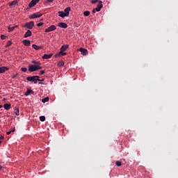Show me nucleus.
Wrapping results in <instances>:
<instances>
[{
  "label": "nucleus",
  "instance_id": "nucleus-36",
  "mask_svg": "<svg viewBox=\"0 0 178 178\" xmlns=\"http://www.w3.org/2000/svg\"><path fill=\"white\" fill-rule=\"evenodd\" d=\"M17 74H15V75H13V76H11V79H16V77L17 76Z\"/></svg>",
  "mask_w": 178,
  "mask_h": 178
},
{
  "label": "nucleus",
  "instance_id": "nucleus-15",
  "mask_svg": "<svg viewBox=\"0 0 178 178\" xmlns=\"http://www.w3.org/2000/svg\"><path fill=\"white\" fill-rule=\"evenodd\" d=\"M7 70H9V68L6 67H0V74L5 73V72H7Z\"/></svg>",
  "mask_w": 178,
  "mask_h": 178
},
{
  "label": "nucleus",
  "instance_id": "nucleus-26",
  "mask_svg": "<svg viewBox=\"0 0 178 178\" xmlns=\"http://www.w3.org/2000/svg\"><path fill=\"white\" fill-rule=\"evenodd\" d=\"M40 122H45V116H40Z\"/></svg>",
  "mask_w": 178,
  "mask_h": 178
},
{
  "label": "nucleus",
  "instance_id": "nucleus-19",
  "mask_svg": "<svg viewBox=\"0 0 178 178\" xmlns=\"http://www.w3.org/2000/svg\"><path fill=\"white\" fill-rule=\"evenodd\" d=\"M32 48H33V49H36V51H38V49H41V48H42V47L41 46H38L37 44H33L32 45Z\"/></svg>",
  "mask_w": 178,
  "mask_h": 178
},
{
  "label": "nucleus",
  "instance_id": "nucleus-27",
  "mask_svg": "<svg viewBox=\"0 0 178 178\" xmlns=\"http://www.w3.org/2000/svg\"><path fill=\"white\" fill-rule=\"evenodd\" d=\"M115 165H116L117 166H122V162H120V161H117L115 162Z\"/></svg>",
  "mask_w": 178,
  "mask_h": 178
},
{
  "label": "nucleus",
  "instance_id": "nucleus-24",
  "mask_svg": "<svg viewBox=\"0 0 178 178\" xmlns=\"http://www.w3.org/2000/svg\"><path fill=\"white\" fill-rule=\"evenodd\" d=\"M12 45V41L8 40L6 44V48H8V47H10Z\"/></svg>",
  "mask_w": 178,
  "mask_h": 178
},
{
  "label": "nucleus",
  "instance_id": "nucleus-25",
  "mask_svg": "<svg viewBox=\"0 0 178 178\" xmlns=\"http://www.w3.org/2000/svg\"><path fill=\"white\" fill-rule=\"evenodd\" d=\"M13 30H15V27L8 26V33H11V31H13Z\"/></svg>",
  "mask_w": 178,
  "mask_h": 178
},
{
  "label": "nucleus",
  "instance_id": "nucleus-11",
  "mask_svg": "<svg viewBox=\"0 0 178 178\" xmlns=\"http://www.w3.org/2000/svg\"><path fill=\"white\" fill-rule=\"evenodd\" d=\"M22 44H24V45H25L26 47H30V45H31V42L28 40H24L22 41Z\"/></svg>",
  "mask_w": 178,
  "mask_h": 178
},
{
  "label": "nucleus",
  "instance_id": "nucleus-30",
  "mask_svg": "<svg viewBox=\"0 0 178 178\" xmlns=\"http://www.w3.org/2000/svg\"><path fill=\"white\" fill-rule=\"evenodd\" d=\"M65 65V62L64 61H60L59 63H58V66H63Z\"/></svg>",
  "mask_w": 178,
  "mask_h": 178
},
{
  "label": "nucleus",
  "instance_id": "nucleus-17",
  "mask_svg": "<svg viewBox=\"0 0 178 178\" xmlns=\"http://www.w3.org/2000/svg\"><path fill=\"white\" fill-rule=\"evenodd\" d=\"M71 8L70 7H67L64 10V13L65 14V15L67 17L69 16V13L70 12Z\"/></svg>",
  "mask_w": 178,
  "mask_h": 178
},
{
  "label": "nucleus",
  "instance_id": "nucleus-43",
  "mask_svg": "<svg viewBox=\"0 0 178 178\" xmlns=\"http://www.w3.org/2000/svg\"><path fill=\"white\" fill-rule=\"evenodd\" d=\"M13 27H15V29H17L18 26L16 25V26H13Z\"/></svg>",
  "mask_w": 178,
  "mask_h": 178
},
{
  "label": "nucleus",
  "instance_id": "nucleus-5",
  "mask_svg": "<svg viewBox=\"0 0 178 178\" xmlns=\"http://www.w3.org/2000/svg\"><path fill=\"white\" fill-rule=\"evenodd\" d=\"M29 72H37V65H29Z\"/></svg>",
  "mask_w": 178,
  "mask_h": 178
},
{
  "label": "nucleus",
  "instance_id": "nucleus-29",
  "mask_svg": "<svg viewBox=\"0 0 178 178\" xmlns=\"http://www.w3.org/2000/svg\"><path fill=\"white\" fill-rule=\"evenodd\" d=\"M21 71L24 72V73H26L27 72V67H22Z\"/></svg>",
  "mask_w": 178,
  "mask_h": 178
},
{
  "label": "nucleus",
  "instance_id": "nucleus-18",
  "mask_svg": "<svg viewBox=\"0 0 178 178\" xmlns=\"http://www.w3.org/2000/svg\"><path fill=\"white\" fill-rule=\"evenodd\" d=\"M58 16L62 18L67 17V15H65V12L63 11H58Z\"/></svg>",
  "mask_w": 178,
  "mask_h": 178
},
{
  "label": "nucleus",
  "instance_id": "nucleus-44",
  "mask_svg": "<svg viewBox=\"0 0 178 178\" xmlns=\"http://www.w3.org/2000/svg\"><path fill=\"white\" fill-rule=\"evenodd\" d=\"M44 81V79H40V81Z\"/></svg>",
  "mask_w": 178,
  "mask_h": 178
},
{
  "label": "nucleus",
  "instance_id": "nucleus-42",
  "mask_svg": "<svg viewBox=\"0 0 178 178\" xmlns=\"http://www.w3.org/2000/svg\"><path fill=\"white\" fill-rule=\"evenodd\" d=\"M3 136H0V140H3Z\"/></svg>",
  "mask_w": 178,
  "mask_h": 178
},
{
  "label": "nucleus",
  "instance_id": "nucleus-9",
  "mask_svg": "<svg viewBox=\"0 0 178 178\" xmlns=\"http://www.w3.org/2000/svg\"><path fill=\"white\" fill-rule=\"evenodd\" d=\"M103 6L104 5H102V2L100 1V3L97 5V6L95 8V10H96V12H99L101 9H102Z\"/></svg>",
  "mask_w": 178,
  "mask_h": 178
},
{
  "label": "nucleus",
  "instance_id": "nucleus-6",
  "mask_svg": "<svg viewBox=\"0 0 178 178\" xmlns=\"http://www.w3.org/2000/svg\"><path fill=\"white\" fill-rule=\"evenodd\" d=\"M40 2V0H32L29 4V8H33V6H35V5H37V3H38Z\"/></svg>",
  "mask_w": 178,
  "mask_h": 178
},
{
  "label": "nucleus",
  "instance_id": "nucleus-20",
  "mask_svg": "<svg viewBox=\"0 0 178 178\" xmlns=\"http://www.w3.org/2000/svg\"><path fill=\"white\" fill-rule=\"evenodd\" d=\"M67 48H69V44L63 45L60 47V51H66V49H67Z\"/></svg>",
  "mask_w": 178,
  "mask_h": 178
},
{
  "label": "nucleus",
  "instance_id": "nucleus-10",
  "mask_svg": "<svg viewBox=\"0 0 178 178\" xmlns=\"http://www.w3.org/2000/svg\"><path fill=\"white\" fill-rule=\"evenodd\" d=\"M58 27H60L61 29H67V24L64 22H60L58 24Z\"/></svg>",
  "mask_w": 178,
  "mask_h": 178
},
{
  "label": "nucleus",
  "instance_id": "nucleus-23",
  "mask_svg": "<svg viewBox=\"0 0 178 178\" xmlns=\"http://www.w3.org/2000/svg\"><path fill=\"white\" fill-rule=\"evenodd\" d=\"M49 101V97H48L42 99V102H43V104H45V102H48Z\"/></svg>",
  "mask_w": 178,
  "mask_h": 178
},
{
  "label": "nucleus",
  "instance_id": "nucleus-8",
  "mask_svg": "<svg viewBox=\"0 0 178 178\" xmlns=\"http://www.w3.org/2000/svg\"><path fill=\"white\" fill-rule=\"evenodd\" d=\"M79 51L80 52H81V55L86 56L87 55V54H88V50H87L86 49H83V48H79Z\"/></svg>",
  "mask_w": 178,
  "mask_h": 178
},
{
  "label": "nucleus",
  "instance_id": "nucleus-12",
  "mask_svg": "<svg viewBox=\"0 0 178 178\" xmlns=\"http://www.w3.org/2000/svg\"><path fill=\"white\" fill-rule=\"evenodd\" d=\"M54 54H44L42 56V59H51V58H52V56Z\"/></svg>",
  "mask_w": 178,
  "mask_h": 178
},
{
  "label": "nucleus",
  "instance_id": "nucleus-13",
  "mask_svg": "<svg viewBox=\"0 0 178 178\" xmlns=\"http://www.w3.org/2000/svg\"><path fill=\"white\" fill-rule=\"evenodd\" d=\"M31 94L34 95V91H33L31 89H27L26 92H25L26 97H29V95H30Z\"/></svg>",
  "mask_w": 178,
  "mask_h": 178
},
{
  "label": "nucleus",
  "instance_id": "nucleus-37",
  "mask_svg": "<svg viewBox=\"0 0 178 178\" xmlns=\"http://www.w3.org/2000/svg\"><path fill=\"white\" fill-rule=\"evenodd\" d=\"M97 2H98V0H92V3H97Z\"/></svg>",
  "mask_w": 178,
  "mask_h": 178
},
{
  "label": "nucleus",
  "instance_id": "nucleus-47",
  "mask_svg": "<svg viewBox=\"0 0 178 178\" xmlns=\"http://www.w3.org/2000/svg\"><path fill=\"white\" fill-rule=\"evenodd\" d=\"M2 143V141L0 140V144Z\"/></svg>",
  "mask_w": 178,
  "mask_h": 178
},
{
  "label": "nucleus",
  "instance_id": "nucleus-4",
  "mask_svg": "<svg viewBox=\"0 0 178 178\" xmlns=\"http://www.w3.org/2000/svg\"><path fill=\"white\" fill-rule=\"evenodd\" d=\"M56 30V26L55 25H51L45 29V33H49L51 31H55Z\"/></svg>",
  "mask_w": 178,
  "mask_h": 178
},
{
  "label": "nucleus",
  "instance_id": "nucleus-46",
  "mask_svg": "<svg viewBox=\"0 0 178 178\" xmlns=\"http://www.w3.org/2000/svg\"><path fill=\"white\" fill-rule=\"evenodd\" d=\"M39 84H42V82H40Z\"/></svg>",
  "mask_w": 178,
  "mask_h": 178
},
{
  "label": "nucleus",
  "instance_id": "nucleus-21",
  "mask_svg": "<svg viewBox=\"0 0 178 178\" xmlns=\"http://www.w3.org/2000/svg\"><path fill=\"white\" fill-rule=\"evenodd\" d=\"M17 3H19V1H17V0H15L9 3V6H15V5H17Z\"/></svg>",
  "mask_w": 178,
  "mask_h": 178
},
{
  "label": "nucleus",
  "instance_id": "nucleus-22",
  "mask_svg": "<svg viewBox=\"0 0 178 178\" xmlns=\"http://www.w3.org/2000/svg\"><path fill=\"white\" fill-rule=\"evenodd\" d=\"M14 113H15V115H16L17 116H19V115H20V113H19V108L15 107Z\"/></svg>",
  "mask_w": 178,
  "mask_h": 178
},
{
  "label": "nucleus",
  "instance_id": "nucleus-1",
  "mask_svg": "<svg viewBox=\"0 0 178 178\" xmlns=\"http://www.w3.org/2000/svg\"><path fill=\"white\" fill-rule=\"evenodd\" d=\"M26 80L34 82V84H37V81H41L39 76H28L26 77Z\"/></svg>",
  "mask_w": 178,
  "mask_h": 178
},
{
  "label": "nucleus",
  "instance_id": "nucleus-40",
  "mask_svg": "<svg viewBox=\"0 0 178 178\" xmlns=\"http://www.w3.org/2000/svg\"><path fill=\"white\" fill-rule=\"evenodd\" d=\"M95 12H97V10H95V8H94V9L92 10V13H95Z\"/></svg>",
  "mask_w": 178,
  "mask_h": 178
},
{
  "label": "nucleus",
  "instance_id": "nucleus-2",
  "mask_svg": "<svg viewBox=\"0 0 178 178\" xmlns=\"http://www.w3.org/2000/svg\"><path fill=\"white\" fill-rule=\"evenodd\" d=\"M23 27H24L26 29H29V30H31V29H33V27H34V22L31 21L29 22H26L24 24Z\"/></svg>",
  "mask_w": 178,
  "mask_h": 178
},
{
  "label": "nucleus",
  "instance_id": "nucleus-28",
  "mask_svg": "<svg viewBox=\"0 0 178 178\" xmlns=\"http://www.w3.org/2000/svg\"><path fill=\"white\" fill-rule=\"evenodd\" d=\"M84 16H90V11H85L83 13Z\"/></svg>",
  "mask_w": 178,
  "mask_h": 178
},
{
  "label": "nucleus",
  "instance_id": "nucleus-7",
  "mask_svg": "<svg viewBox=\"0 0 178 178\" xmlns=\"http://www.w3.org/2000/svg\"><path fill=\"white\" fill-rule=\"evenodd\" d=\"M66 55V52H64L63 51L60 50L58 53L55 54V58H59V56H65Z\"/></svg>",
  "mask_w": 178,
  "mask_h": 178
},
{
  "label": "nucleus",
  "instance_id": "nucleus-41",
  "mask_svg": "<svg viewBox=\"0 0 178 178\" xmlns=\"http://www.w3.org/2000/svg\"><path fill=\"white\" fill-rule=\"evenodd\" d=\"M15 129L13 128V130H11V133H15Z\"/></svg>",
  "mask_w": 178,
  "mask_h": 178
},
{
  "label": "nucleus",
  "instance_id": "nucleus-45",
  "mask_svg": "<svg viewBox=\"0 0 178 178\" xmlns=\"http://www.w3.org/2000/svg\"><path fill=\"white\" fill-rule=\"evenodd\" d=\"M2 106H3L2 105H0V109H1V108H2Z\"/></svg>",
  "mask_w": 178,
  "mask_h": 178
},
{
  "label": "nucleus",
  "instance_id": "nucleus-32",
  "mask_svg": "<svg viewBox=\"0 0 178 178\" xmlns=\"http://www.w3.org/2000/svg\"><path fill=\"white\" fill-rule=\"evenodd\" d=\"M43 24H44V23L40 22V23L37 24V26H38V27H41V26H42Z\"/></svg>",
  "mask_w": 178,
  "mask_h": 178
},
{
  "label": "nucleus",
  "instance_id": "nucleus-33",
  "mask_svg": "<svg viewBox=\"0 0 178 178\" xmlns=\"http://www.w3.org/2000/svg\"><path fill=\"white\" fill-rule=\"evenodd\" d=\"M1 40H5L6 38V36L5 35H1Z\"/></svg>",
  "mask_w": 178,
  "mask_h": 178
},
{
  "label": "nucleus",
  "instance_id": "nucleus-39",
  "mask_svg": "<svg viewBox=\"0 0 178 178\" xmlns=\"http://www.w3.org/2000/svg\"><path fill=\"white\" fill-rule=\"evenodd\" d=\"M11 133H12V131H8V132L6 133V134H7V136H9V134H10Z\"/></svg>",
  "mask_w": 178,
  "mask_h": 178
},
{
  "label": "nucleus",
  "instance_id": "nucleus-14",
  "mask_svg": "<svg viewBox=\"0 0 178 178\" xmlns=\"http://www.w3.org/2000/svg\"><path fill=\"white\" fill-rule=\"evenodd\" d=\"M31 34H32L31 31L28 30V31L25 33V34L24 35V38H27V37H31Z\"/></svg>",
  "mask_w": 178,
  "mask_h": 178
},
{
  "label": "nucleus",
  "instance_id": "nucleus-34",
  "mask_svg": "<svg viewBox=\"0 0 178 178\" xmlns=\"http://www.w3.org/2000/svg\"><path fill=\"white\" fill-rule=\"evenodd\" d=\"M32 63H34L35 65H40V63L35 62V60H33V61H32Z\"/></svg>",
  "mask_w": 178,
  "mask_h": 178
},
{
  "label": "nucleus",
  "instance_id": "nucleus-16",
  "mask_svg": "<svg viewBox=\"0 0 178 178\" xmlns=\"http://www.w3.org/2000/svg\"><path fill=\"white\" fill-rule=\"evenodd\" d=\"M12 106V104H3V108L4 109H6V111H9V109H10Z\"/></svg>",
  "mask_w": 178,
  "mask_h": 178
},
{
  "label": "nucleus",
  "instance_id": "nucleus-38",
  "mask_svg": "<svg viewBox=\"0 0 178 178\" xmlns=\"http://www.w3.org/2000/svg\"><path fill=\"white\" fill-rule=\"evenodd\" d=\"M47 2L49 3H52V2H54V0H47Z\"/></svg>",
  "mask_w": 178,
  "mask_h": 178
},
{
  "label": "nucleus",
  "instance_id": "nucleus-3",
  "mask_svg": "<svg viewBox=\"0 0 178 178\" xmlns=\"http://www.w3.org/2000/svg\"><path fill=\"white\" fill-rule=\"evenodd\" d=\"M42 16V14L40 13H35L32 15H29V19H37L38 17H41Z\"/></svg>",
  "mask_w": 178,
  "mask_h": 178
},
{
  "label": "nucleus",
  "instance_id": "nucleus-35",
  "mask_svg": "<svg viewBox=\"0 0 178 178\" xmlns=\"http://www.w3.org/2000/svg\"><path fill=\"white\" fill-rule=\"evenodd\" d=\"M45 73V71L44 70H41L40 72V75H42V74H44Z\"/></svg>",
  "mask_w": 178,
  "mask_h": 178
},
{
  "label": "nucleus",
  "instance_id": "nucleus-31",
  "mask_svg": "<svg viewBox=\"0 0 178 178\" xmlns=\"http://www.w3.org/2000/svg\"><path fill=\"white\" fill-rule=\"evenodd\" d=\"M42 69V67L40 66V65H36V70H40Z\"/></svg>",
  "mask_w": 178,
  "mask_h": 178
}]
</instances>
